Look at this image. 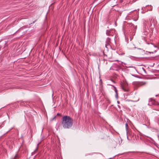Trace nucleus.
Here are the masks:
<instances>
[{
	"mask_svg": "<svg viewBox=\"0 0 159 159\" xmlns=\"http://www.w3.org/2000/svg\"><path fill=\"white\" fill-rule=\"evenodd\" d=\"M125 128H126V131L127 133H128V131H128L129 127H128V124L127 123H126V124H125Z\"/></svg>",
	"mask_w": 159,
	"mask_h": 159,
	"instance_id": "nucleus-4",
	"label": "nucleus"
},
{
	"mask_svg": "<svg viewBox=\"0 0 159 159\" xmlns=\"http://www.w3.org/2000/svg\"><path fill=\"white\" fill-rule=\"evenodd\" d=\"M115 92L116 93V98H117L118 96V93H117V89L114 90Z\"/></svg>",
	"mask_w": 159,
	"mask_h": 159,
	"instance_id": "nucleus-8",
	"label": "nucleus"
},
{
	"mask_svg": "<svg viewBox=\"0 0 159 159\" xmlns=\"http://www.w3.org/2000/svg\"><path fill=\"white\" fill-rule=\"evenodd\" d=\"M117 103H118V104H119V102L117 101Z\"/></svg>",
	"mask_w": 159,
	"mask_h": 159,
	"instance_id": "nucleus-13",
	"label": "nucleus"
},
{
	"mask_svg": "<svg viewBox=\"0 0 159 159\" xmlns=\"http://www.w3.org/2000/svg\"><path fill=\"white\" fill-rule=\"evenodd\" d=\"M131 46H132L133 47V48H135L134 47V46L133 44H131Z\"/></svg>",
	"mask_w": 159,
	"mask_h": 159,
	"instance_id": "nucleus-11",
	"label": "nucleus"
},
{
	"mask_svg": "<svg viewBox=\"0 0 159 159\" xmlns=\"http://www.w3.org/2000/svg\"><path fill=\"white\" fill-rule=\"evenodd\" d=\"M111 31L109 30H107L106 31V34L107 35H110L111 34Z\"/></svg>",
	"mask_w": 159,
	"mask_h": 159,
	"instance_id": "nucleus-6",
	"label": "nucleus"
},
{
	"mask_svg": "<svg viewBox=\"0 0 159 159\" xmlns=\"http://www.w3.org/2000/svg\"><path fill=\"white\" fill-rule=\"evenodd\" d=\"M105 47H107V45H106Z\"/></svg>",
	"mask_w": 159,
	"mask_h": 159,
	"instance_id": "nucleus-15",
	"label": "nucleus"
},
{
	"mask_svg": "<svg viewBox=\"0 0 159 159\" xmlns=\"http://www.w3.org/2000/svg\"><path fill=\"white\" fill-rule=\"evenodd\" d=\"M19 158L17 154H16L14 157V158L12 159H18Z\"/></svg>",
	"mask_w": 159,
	"mask_h": 159,
	"instance_id": "nucleus-7",
	"label": "nucleus"
},
{
	"mask_svg": "<svg viewBox=\"0 0 159 159\" xmlns=\"http://www.w3.org/2000/svg\"><path fill=\"white\" fill-rule=\"evenodd\" d=\"M146 8L148 7V9L149 11H152V7L151 5H147L146 6Z\"/></svg>",
	"mask_w": 159,
	"mask_h": 159,
	"instance_id": "nucleus-2",
	"label": "nucleus"
},
{
	"mask_svg": "<svg viewBox=\"0 0 159 159\" xmlns=\"http://www.w3.org/2000/svg\"><path fill=\"white\" fill-rule=\"evenodd\" d=\"M121 88L125 92H128L129 91V89L128 88H125L123 85L122 86Z\"/></svg>",
	"mask_w": 159,
	"mask_h": 159,
	"instance_id": "nucleus-3",
	"label": "nucleus"
},
{
	"mask_svg": "<svg viewBox=\"0 0 159 159\" xmlns=\"http://www.w3.org/2000/svg\"><path fill=\"white\" fill-rule=\"evenodd\" d=\"M146 84V83L145 82H140L139 83V84L140 86H142V85H144L145 84Z\"/></svg>",
	"mask_w": 159,
	"mask_h": 159,
	"instance_id": "nucleus-5",
	"label": "nucleus"
},
{
	"mask_svg": "<svg viewBox=\"0 0 159 159\" xmlns=\"http://www.w3.org/2000/svg\"><path fill=\"white\" fill-rule=\"evenodd\" d=\"M111 40V39L109 38H107V42L108 43H109L110 42Z\"/></svg>",
	"mask_w": 159,
	"mask_h": 159,
	"instance_id": "nucleus-9",
	"label": "nucleus"
},
{
	"mask_svg": "<svg viewBox=\"0 0 159 159\" xmlns=\"http://www.w3.org/2000/svg\"><path fill=\"white\" fill-rule=\"evenodd\" d=\"M111 85V86H112L114 88V90H115V89H116V88L113 85Z\"/></svg>",
	"mask_w": 159,
	"mask_h": 159,
	"instance_id": "nucleus-10",
	"label": "nucleus"
},
{
	"mask_svg": "<svg viewBox=\"0 0 159 159\" xmlns=\"http://www.w3.org/2000/svg\"><path fill=\"white\" fill-rule=\"evenodd\" d=\"M38 149V148H37V149L35 150V151H36Z\"/></svg>",
	"mask_w": 159,
	"mask_h": 159,
	"instance_id": "nucleus-12",
	"label": "nucleus"
},
{
	"mask_svg": "<svg viewBox=\"0 0 159 159\" xmlns=\"http://www.w3.org/2000/svg\"><path fill=\"white\" fill-rule=\"evenodd\" d=\"M130 24L131 25H133V24H132L131 23H130Z\"/></svg>",
	"mask_w": 159,
	"mask_h": 159,
	"instance_id": "nucleus-14",
	"label": "nucleus"
},
{
	"mask_svg": "<svg viewBox=\"0 0 159 159\" xmlns=\"http://www.w3.org/2000/svg\"><path fill=\"white\" fill-rule=\"evenodd\" d=\"M61 125L64 129H70L72 125L73 120L69 116H65L62 118Z\"/></svg>",
	"mask_w": 159,
	"mask_h": 159,
	"instance_id": "nucleus-1",
	"label": "nucleus"
},
{
	"mask_svg": "<svg viewBox=\"0 0 159 159\" xmlns=\"http://www.w3.org/2000/svg\"><path fill=\"white\" fill-rule=\"evenodd\" d=\"M158 136L159 137V135H158Z\"/></svg>",
	"mask_w": 159,
	"mask_h": 159,
	"instance_id": "nucleus-16",
	"label": "nucleus"
}]
</instances>
